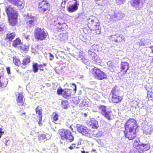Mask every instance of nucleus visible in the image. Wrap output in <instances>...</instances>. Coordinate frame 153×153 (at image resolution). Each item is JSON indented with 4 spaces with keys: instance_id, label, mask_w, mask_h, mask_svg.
<instances>
[{
    "instance_id": "6e6552de",
    "label": "nucleus",
    "mask_w": 153,
    "mask_h": 153,
    "mask_svg": "<svg viewBox=\"0 0 153 153\" xmlns=\"http://www.w3.org/2000/svg\"><path fill=\"white\" fill-rule=\"evenodd\" d=\"M50 5L48 2L43 0L39 3V10L41 13H46L49 11Z\"/></svg>"
},
{
    "instance_id": "bf43d9fd",
    "label": "nucleus",
    "mask_w": 153,
    "mask_h": 153,
    "mask_svg": "<svg viewBox=\"0 0 153 153\" xmlns=\"http://www.w3.org/2000/svg\"><path fill=\"white\" fill-rule=\"evenodd\" d=\"M75 53H76V55H80H80H82V53H81L80 52H79V51L75 52Z\"/></svg>"
},
{
    "instance_id": "f3484780",
    "label": "nucleus",
    "mask_w": 153,
    "mask_h": 153,
    "mask_svg": "<svg viewBox=\"0 0 153 153\" xmlns=\"http://www.w3.org/2000/svg\"><path fill=\"white\" fill-rule=\"evenodd\" d=\"M129 68V63L126 62H122L120 64V69L121 71H123V74L125 75Z\"/></svg>"
},
{
    "instance_id": "f03ea898",
    "label": "nucleus",
    "mask_w": 153,
    "mask_h": 153,
    "mask_svg": "<svg viewBox=\"0 0 153 153\" xmlns=\"http://www.w3.org/2000/svg\"><path fill=\"white\" fill-rule=\"evenodd\" d=\"M5 11L8 16L10 24L12 26L16 25L18 20V14L17 11L10 6L6 7Z\"/></svg>"
},
{
    "instance_id": "ea45409f",
    "label": "nucleus",
    "mask_w": 153,
    "mask_h": 153,
    "mask_svg": "<svg viewBox=\"0 0 153 153\" xmlns=\"http://www.w3.org/2000/svg\"><path fill=\"white\" fill-rule=\"evenodd\" d=\"M6 25L4 24H0V33H2L6 29Z\"/></svg>"
},
{
    "instance_id": "a878e982",
    "label": "nucleus",
    "mask_w": 153,
    "mask_h": 153,
    "mask_svg": "<svg viewBox=\"0 0 153 153\" xmlns=\"http://www.w3.org/2000/svg\"><path fill=\"white\" fill-rule=\"evenodd\" d=\"M91 127L93 128L97 129L98 128L99 125L98 121L95 120H91L89 123Z\"/></svg>"
},
{
    "instance_id": "9b49d317",
    "label": "nucleus",
    "mask_w": 153,
    "mask_h": 153,
    "mask_svg": "<svg viewBox=\"0 0 153 153\" xmlns=\"http://www.w3.org/2000/svg\"><path fill=\"white\" fill-rule=\"evenodd\" d=\"M99 22L97 18L93 16L88 18L87 20V25L89 28H91L94 25L98 24Z\"/></svg>"
},
{
    "instance_id": "f257e3e1",
    "label": "nucleus",
    "mask_w": 153,
    "mask_h": 153,
    "mask_svg": "<svg viewBox=\"0 0 153 153\" xmlns=\"http://www.w3.org/2000/svg\"><path fill=\"white\" fill-rule=\"evenodd\" d=\"M76 128L78 132L82 134L89 137H91L94 135V136L98 137L101 136L103 134L101 131H99L98 133L95 134L92 130L86 127L82 124H77Z\"/></svg>"
},
{
    "instance_id": "423d86ee",
    "label": "nucleus",
    "mask_w": 153,
    "mask_h": 153,
    "mask_svg": "<svg viewBox=\"0 0 153 153\" xmlns=\"http://www.w3.org/2000/svg\"><path fill=\"white\" fill-rule=\"evenodd\" d=\"M47 34V33H46L43 29L38 27L35 29V38L38 40H43L46 38Z\"/></svg>"
},
{
    "instance_id": "c03bdc74",
    "label": "nucleus",
    "mask_w": 153,
    "mask_h": 153,
    "mask_svg": "<svg viewBox=\"0 0 153 153\" xmlns=\"http://www.w3.org/2000/svg\"><path fill=\"white\" fill-rule=\"evenodd\" d=\"M29 49V47L27 46H22L21 47V51L25 52V53H26L28 50Z\"/></svg>"
},
{
    "instance_id": "bb28decb",
    "label": "nucleus",
    "mask_w": 153,
    "mask_h": 153,
    "mask_svg": "<svg viewBox=\"0 0 153 153\" xmlns=\"http://www.w3.org/2000/svg\"><path fill=\"white\" fill-rule=\"evenodd\" d=\"M120 91L118 88L117 87L115 86L113 88L111 91V96L120 95Z\"/></svg>"
},
{
    "instance_id": "a19ab883",
    "label": "nucleus",
    "mask_w": 153,
    "mask_h": 153,
    "mask_svg": "<svg viewBox=\"0 0 153 153\" xmlns=\"http://www.w3.org/2000/svg\"><path fill=\"white\" fill-rule=\"evenodd\" d=\"M59 36L61 41H64L67 39V36L65 33L60 34Z\"/></svg>"
},
{
    "instance_id": "39448f33",
    "label": "nucleus",
    "mask_w": 153,
    "mask_h": 153,
    "mask_svg": "<svg viewBox=\"0 0 153 153\" xmlns=\"http://www.w3.org/2000/svg\"><path fill=\"white\" fill-rule=\"evenodd\" d=\"M79 5L77 0H70L67 3V9L70 13L74 12L78 10Z\"/></svg>"
},
{
    "instance_id": "e2e57ef3",
    "label": "nucleus",
    "mask_w": 153,
    "mask_h": 153,
    "mask_svg": "<svg viewBox=\"0 0 153 153\" xmlns=\"http://www.w3.org/2000/svg\"><path fill=\"white\" fill-rule=\"evenodd\" d=\"M152 51V52L153 53V46H152L150 47Z\"/></svg>"
},
{
    "instance_id": "72a5a7b5",
    "label": "nucleus",
    "mask_w": 153,
    "mask_h": 153,
    "mask_svg": "<svg viewBox=\"0 0 153 153\" xmlns=\"http://www.w3.org/2000/svg\"><path fill=\"white\" fill-rule=\"evenodd\" d=\"M30 57H25L23 59L22 64L24 65H26L30 62Z\"/></svg>"
},
{
    "instance_id": "7ed1b4c3",
    "label": "nucleus",
    "mask_w": 153,
    "mask_h": 153,
    "mask_svg": "<svg viewBox=\"0 0 153 153\" xmlns=\"http://www.w3.org/2000/svg\"><path fill=\"white\" fill-rule=\"evenodd\" d=\"M59 133L60 137L62 140H65L68 142H71L74 140V138L69 130L61 129L59 130Z\"/></svg>"
},
{
    "instance_id": "603ef678",
    "label": "nucleus",
    "mask_w": 153,
    "mask_h": 153,
    "mask_svg": "<svg viewBox=\"0 0 153 153\" xmlns=\"http://www.w3.org/2000/svg\"><path fill=\"white\" fill-rule=\"evenodd\" d=\"M66 25H60L58 27V29L60 31H62L64 30V27H65Z\"/></svg>"
},
{
    "instance_id": "79ce46f5",
    "label": "nucleus",
    "mask_w": 153,
    "mask_h": 153,
    "mask_svg": "<svg viewBox=\"0 0 153 153\" xmlns=\"http://www.w3.org/2000/svg\"><path fill=\"white\" fill-rule=\"evenodd\" d=\"M79 57H82L81 58V59L80 60H78L82 61V62L85 64H86L87 63L88 60V59H85L82 55H80Z\"/></svg>"
},
{
    "instance_id": "de8ad7c7",
    "label": "nucleus",
    "mask_w": 153,
    "mask_h": 153,
    "mask_svg": "<svg viewBox=\"0 0 153 153\" xmlns=\"http://www.w3.org/2000/svg\"><path fill=\"white\" fill-rule=\"evenodd\" d=\"M70 85H71V88L73 89L74 92H76V85L74 83H72V84L70 83Z\"/></svg>"
},
{
    "instance_id": "1a4fd4ad",
    "label": "nucleus",
    "mask_w": 153,
    "mask_h": 153,
    "mask_svg": "<svg viewBox=\"0 0 153 153\" xmlns=\"http://www.w3.org/2000/svg\"><path fill=\"white\" fill-rule=\"evenodd\" d=\"M92 72L94 74L95 78L98 79L102 80L107 77L106 74L97 68L94 67L93 69Z\"/></svg>"
},
{
    "instance_id": "4468645a",
    "label": "nucleus",
    "mask_w": 153,
    "mask_h": 153,
    "mask_svg": "<svg viewBox=\"0 0 153 153\" xmlns=\"http://www.w3.org/2000/svg\"><path fill=\"white\" fill-rule=\"evenodd\" d=\"M9 2L17 6L20 9H22L24 6V0H7Z\"/></svg>"
},
{
    "instance_id": "393cba45",
    "label": "nucleus",
    "mask_w": 153,
    "mask_h": 153,
    "mask_svg": "<svg viewBox=\"0 0 153 153\" xmlns=\"http://www.w3.org/2000/svg\"><path fill=\"white\" fill-rule=\"evenodd\" d=\"M36 113L38 114L37 117L39 118V120L40 121L42 120V109L41 107L39 106L37 107L36 109Z\"/></svg>"
},
{
    "instance_id": "f704fd0d",
    "label": "nucleus",
    "mask_w": 153,
    "mask_h": 153,
    "mask_svg": "<svg viewBox=\"0 0 153 153\" xmlns=\"http://www.w3.org/2000/svg\"><path fill=\"white\" fill-rule=\"evenodd\" d=\"M33 70L34 73L37 72L39 70V65L37 63H34L32 65Z\"/></svg>"
},
{
    "instance_id": "a18cd8bd",
    "label": "nucleus",
    "mask_w": 153,
    "mask_h": 153,
    "mask_svg": "<svg viewBox=\"0 0 153 153\" xmlns=\"http://www.w3.org/2000/svg\"><path fill=\"white\" fill-rule=\"evenodd\" d=\"M76 53H71V55L72 56H73L74 57L76 58L78 60L81 59V57H80V55H79L78 56L77 55H76Z\"/></svg>"
},
{
    "instance_id": "6ab92c4d",
    "label": "nucleus",
    "mask_w": 153,
    "mask_h": 153,
    "mask_svg": "<svg viewBox=\"0 0 153 153\" xmlns=\"http://www.w3.org/2000/svg\"><path fill=\"white\" fill-rule=\"evenodd\" d=\"M16 95H18L17 99L18 104L19 106H22L24 104L23 100H24L23 93L22 92L17 93Z\"/></svg>"
},
{
    "instance_id": "49530a36",
    "label": "nucleus",
    "mask_w": 153,
    "mask_h": 153,
    "mask_svg": "<svg viewBox=\"0 0 153 153\" xmlns=\"http://www.w3.org/2000/svg\"><path fill=\"white\" fill-rule=\"evenodd\" d=\"M116 3L118 5H121L125 3V0H115Z\"/></svg>"
},
{
    "instance_id": "58836bf2",
    "label": "nucleus",
    "mask_w": 153,
    "mask_h": 153,
    "mask_svg": "<svg viewBox=\"0 0 153 153\" xmlns=\"http://www.w3.org/2000/svg\"><path fill=\"white\" fill-rule=\"evenodd\" d=\"M21 41L18 38L14 40L13 43V46L14 47H16L18 45L20 44Z\"/></svg>"
},
{
    "instance_id": "4c0bfd02",
    "label": "nucleus",
    "mask_w": 153,
    "mask_h": 153,
    "mask_svg": "<svg viewBox=\"0 0 153 153\" xmlns=\"http://www.w3.org/2000/svg\"><path fill=\"white\" fill-rule=\"evenodd\" d=\"M106 0H97L96 3L100 6H103L105 3Z\"/></svg>"
},
{
    "instance_id": "5fc2aeb1",
    "label": "nucleus",
    "mask_w": 153,
    "mask_h": 153,
    "mask_svg": "<svg viewBox=\"0 0 153 153\" xmlns=\"http://www.w3.org/2000/svg\"><path fill=\"white\" fill-rule=\"evenodd\" d=\"M49 54L50 56L49 59L50 60H52L54 58V56L53 55H52L51 53H49Z\"/></svg>"
},
{
    "instance_id": "4d7b16f0",
    "label": "nucleus",
    "mask_w": 153,
    "mask_h": 153,
    "mask_svg": "<svg viewBox=\"0 0 153 153\" xmlns=\"http://www.w3.org/2000/svg\"><path fill=\"white\" fill-rule=\"evenodd\" d=\"M6 70H7V73L8 74H10V67H7L6 68Z\"/></svg>"
},
{
    "instance_id": "a211bd4d",
    "label": "nucleus",
    "mask_w": 153,
    "mask_h": 153,
    "mask_svg": "<svg viewBox=\"0 0 153 153\" xmlns=\"http://www.w3.org/2000/svg\"><path fill=\"white\" fill-rule=\"evenodd\" d=\"M111 38V40L113 41H114L116 42L119 43L123 42V41L125 42L124 40V38L122 37L121 35H114L111 36H110Z\"/></svg>"
},
{
    "instance_id": "0e129e2a",
    "label": "nucleus",
    "mask_w": 153,
    "mask_h": 153,
    "mask_svg": "<svg viewBox=\"0 0 153 153\" xmlns=\"http://www.w3.org/2000/svg\"><path fill=\"white\" fill-rule=\"evenodd\" d=\"M82 153H88V152H85V151H81Z\"/></svg>"
},
{
    "instance_id": "2eb2a0df",
    "label": "nucleus",
    "mask_w": 153,
    "mask_h": 153,
    "mask_svg": "<svg viewBox=\"0 0 153 153\" xmlns=\"http://www.w3.org/2000/svg\"><path fill=\"white\" fill-rule=\"evenodd\" d=\"M51 22L50 23H49V24H53L55 22H57L58 24L60 25H66L65 23V21L64 19L63 18L61 17H58L57 18H53L52 19H50Z\"/></svg>"
},
{
    "instance_id": "37998d69",
    "label": "nucleus",
    "mask_w": 153,
    "mask_h": 153,
    "mask_svg": "<svg viewBox=\"0 0 153 153\" xmlns=\"http://www.w3.org/2000/svg\"><path fill=\"white\" fill-rule=\"evenodd\" d=\"M83 16L82 14H80L78 16H76L75 17V19H76L75 21L76 22H78L79 21H78L77 19H79V21H82L84 19L83 18Z\"/></svg>"
},
{
    "instance_id": "f8f14e48",
    "label": "nucleus",
    "mask_w": 153,
    "mask_h": 153,
    "mask_svg": "<svg viewBox=\"0 0 153 153\" xmlns=\"http://www.w3.org/2000/svg\"><path fill=\"white\" fill-rule=\"evenodd\" d=\"M124 133L125 137L129 140H132L136 137V131H124Z\"/></svg>"
},
{
    "instance_id": "3c124183",
    "label": "nucleus",
    "mask_w": 153,
    "mask_h": 153,
    "mask_svg": "<svg viewBox=\"0 0 153 153\" xmlns=\"http://www.w3.org/2000/svg\"><path fill=\"white\" fill-rule=\"evenodd\" d=\"M148 6L153 7V0H150L147 4Z\"/></svg>"
},
{
    "instance_id": "052dcab7",
    "label": "nucleus",
    "mask_w": 153,
    "mask_h": 153,
    "mask_svg": "<svg viewBox=\"0 0 153 153\" xmlns=\"http://www.w3.org/2000/svg\"><path fill=\"white\" fill-rule=\"evenodd\" d=\"M91 153H97L96 150L94 149H92Z\"/></svg>"
},
{
    "instance_id": "6e6d98bb",
    "label": "nucleus",
    "mask_w": 153,
    "mask_h": 153,
    "mask_svg": "<svg viewBox=\"0 0 153 153\" xmlns=\"http://www.w3.org/2000/svg\"><path fill=\"white\" fill-rule=\"evenodd\" d=\"M75 144H72L69 147V148L70 149H72L73 148L75 147Z\"/></svg>"
},
{
    "instance_id": "13d9d810",
    "label": "nucleus",
    "mask_w": 153,
    "mask_h": 153,
    "mask_svg": "<svg viewBox=\"0 0 153 153\" xmlns=\"http://www.w3.org/2000/svg\"><path fill=\"white\" fill-rule=\"evenodd\" d=\"M2 128H0V138H1L2 135L4 134V131H2Z\"/></svg>"
},
{
    "instance_id": "09e8293b",
    "label": "nucleus",
    "mask_w": 153,
    "mask_h": 153,
    "mask_svg": "<svg viewBox=\"0 0 153 153\" xmlns=\"http://www.w3.org/2000/svg\"><path fill=\"white\" fill-rule=\"evenodd\" d=\"M63 91L64 89L62 88L58 89L57 91V94L58 95H62V93H63Z\"/></svg>"
},
{
    "instance_id": "ddd939ff",
    "label": "nucleus",
    "mask_w": 153,
    "mask_h": 153,
    "mask_svg": "<svg viewBox=\"0 0 153 153\" xmlns=\"http://www.w3.org/2000/svg\"><path fill=\"white\" fill-rule=\"evenodd\" d=\"M143 3L142 0H131V5L137 10H139L142 8Z\"/></svg>"
},
{
    "instance_id": "680f3d73",
    "label": "nucleus",
    "mask_w": 153,
    "mask_h": 153,
    "mask_svg": "<svg viewBox=\"0 0 153 153\" xmlns=\"http://www.w3.org/2000/svg\"><path fill=\"white\" fill-rule=\"evenodd\" d=\"M39 67L42 68L44 67L43 66V65L41 64L39 65Z\"/></svg>"
},
{
    "instance_id": "7c9ffc66",
    "label": "nucleus",
    "mask_w": 153,
    "mask_h": 153,
    "mask_svg": "<svg viewBox=\"0 0 153 153\" xmlns=\"http://www.w3.org/2000/svg\"><path fill=\"white\" fill-rule=\"evenodd\" d=\"M92 60L94 63L98 65H100L102 62L101 60L99 58L98 56L97 55Z\"/></svg>"
},
{
    "instance_id": "b1692460",
    "label": "nucleus",
    "mask_w": 153,
    "mask_h": 153,
    "mask_svg": "<svg viewBox=\"0 0 153 153\" xmlns=\"http://www.w3.org/2000/svg\"><path fill=\"white\" fill-rule=\"evenodd\" d=\"M122 99V97L120 95L112 96V101L114 103H117L120 102Z\"/></svg>"
},
{
    "instance_id": "4be33fe9",
    "label": "nucleus",
    "mask_w": 153,
    "mask_h": 153,
    "mask_svg": "<svg viewBox=\"0 0 153 153\" xmlns=\"http://www.w3.org/2000/svg\"><path fill=\"white\" fill-rule=\"evenodd\" d=\"M72 89H64L62 95L63 97L68 99L71 95Z\"/></svg>"
},
{
    "instance_id": "e433bc0d",
    "label": "nucleus",
    "mask_w": 153,
    "mask_h": 153,
    "mask_svg": "<svg viewBox=\"0 0 153 153\" xmlns=\"http://www.w3.org/2000/svg\"><path fill=\"white\" fill-rule=\"evenodd\" d=\"M68 105V102L67 101H62L61 102L62 107V108L67 109Z\"/></svg>"
},
{
    "instance_id": "5701e85b",
    "label": "nucleus",
    "mask_w": 153,
    "mask_h": 153,
    "mask_svg": "<svg viewBox=\"0 0 153 153\" xmlns=\"http://www.w3.org/2000/svg\"><path fill=\"white\" fill-rule=\"evenodd\" d=\"M8 80L7 78L0 76V87H5L7 85Z\"/></svg>"
},
{
    "instance_id": "dca6fc26",
    "label": "nucleus",
    "mask_w": 153,
    "mask_h": 153,
    "mask_svg": "<svg viewBox=\"0 0 153 153\" xmlns=\"http://www.w3.org/2000/svg\"><path fill=\"white\" fill-rule=\"evenodd\" d=\"M28 20L27 22V23L30 26L35 25L37 23V19L36 17L32 16H29L28 14L27 13V16Z\"/></svg>"
},
{
    "instance_id": "9d476101",
    "label": "nucleus",
    "mask_w": 153,
    "mask_h": 153,
    "mask_svg": "<svg viewBox=\"0 0 153 153\" xmlns=\"http://www.w3.org/2000/svg\"><path fill=\"white\" fill-rule=\"evenodd\" d=\"M98 108L101 111V114L105 118L108 120L111 119L110 117L112 113L111 110H108L106 106L102 105H99Z\"/></svg>"
},
{
    "instance_id": "c756f323",
    "label": "nucleus",
    "mask_w": 153,
    "mask_h": 153,
    "mask_svg": "<svg viewBox=\"0 0 153 153\" xmlns=\"http://www.w3.org/2000/svg\"><path fill=\"white\" fill-rule=\"evenodd\" d=\"M88 54L90 58L92 60L93 58L96 57L97 55V53L95 51L89 49L88 51Z\"/></svg>"
},
{
    "instance_id": "aec40b11",
    "label": "nucleus",
    "mask_w": 153,
    "mask_h": 153,
    "mask_svg": "<svg viewBox=\"0 0 153 153\" xmlns=\"http://www.w3.org/2000/svg\"><path fill=\"white\" fill-rule=\"evenodd\" d=\"M16 34L14 32L9 31L7 34L6 37L4 39L7 41H11L15 36Z\"/></svg>"
},
{
    "instance_id": "c85d7f7f",
    "label": "nucleus",
    "mask_w": 153,
    "mask_h": 153,
    "mask_svg": "<svg viewBox=\"0 0 153 153\" xmlns=\"http://www.w3.org/2000/svg\"><path fill=\"white\" fill-rule=\"evenodd\" d=\"M115 18H118L119 19H121L125 16V15L122 13L121 12L119 11L118 13H115L114 15Z\"/></svg>"
},
{
    "instance_id": "412c9836",
    "label": "nucleus",
    "mask_w": 153,
    "mask_h": 153,
    "mask_svg": "<svg viewBox=\"0 0 153 153\" xmlns=\"http://www.w3.org/2000/svg\"><path fill=\"white\" fill-rule=\"evenodd\" d=\"M92 28L93 31L96 34H99L101 33V27L100 22L98 23V24L94 25Z\"/></svg>"
},
{
    "instance_id": "0eeeda50",
    "label": "nucleus",
    "mask_w": 153,
    "mask_h": 153,
    "mask_svg": "<svg viewBox=\"0 0 153 153\" xmlns=\"http://www.w3.org/2000/svg\"><path fill=\"white\" fill-rule=\"evenodd\" d=\"M139 139L135 140L134 142V146L135 147L138 148L140 150L142 151L143 153L144 151H146L150 149V145L149 143H143L140 142L139 143Z\"/></svg>"
},
{
    "instance_id": "20e7f679",
    "label": "nucleus",
    "mask_w": 153,
    "mask_h": 153,
    "mask_svg": "<svg viewBox=\"0 0 153 153\" xmlns=\"http://www.w3.org/2000/svg\"><path fill=\"white\" fill-rule=\"evenodd\" d=\"M125 130L126 131H136L137 128V122L133 119H129L125 124Z\"/></svg>"
},
{
    "instance_id": "69168bd1",
    "label": "nucleus",
    "mask_w": 153,
    "mask_h": 153,
    "mask_svg": "<svg viewBox=\"0 0 153 153\" xmlns=\"http://www.w3.org/2000/svg\"><path fill=\"white\" fill-rule=\"evenodd\" d=\"M134 103H135L137 105V106H138V107H139V106H138V104L137 103V101H134Z\"/></svg>"
},
{
    "instance_id": "774afa93",
    "label": "nucleus",
    "mask_w": 153,
    "mask_h": 153,
    "mask_svg": "<svg viewBox=\"0 0 153 153\" xmlns=\"http://www.w3.org/2000/svg\"><path fill=\"white\" fill-rule=\"evenodd\" d=\"M84 115L85 117H86L87 115V114L86 113H84Z\"/></svg>"
},
{
    "instance_id": "338daca9",
    "label": "nucleus",
    "mask_w": 153,
    "mask_h": 153,
    "mask_svg": "<svg viewBox=\"0 0 153 153\" xmlns=\"http://www.w3.org/2000/svg\"><path fill=\"white\" fill-rule=\"evenodd\" d=\"M140 45H142V46H143V45L144 46L145 45V44L143 43H140Z\"/></svg>"
},
{
    "instance_id": "2f4dec72",
    "label": "nucleus",
    "mask_w": 153,
    "mask_h": 153,
    "mask_svg": "<svg viewBox=\"0 0 153 153\" xmlns=\"http://www.w3.org/2000/svg\"><path fill=\"white\" fill-rule=\"evenodd\" d=\"M90 49L95 52H97L99 51V46L97 45L94 44L91 46Z\"/></svg>"
},
{
    "instance_id": "473e14b6",
    "label": "nucleus",
    "mask_w": 153,
    "mask_h": 153,
    "mask_svg": "<svg viewBox=\"0 0 153 153\" xmlns=\"http://www.w3.org/2000/svg\"><path fill=\"white\" fill-rule=\"evenodd\" d=\"M52 116V120L53 122H56L58 120V115L56 113L53 112Z\"/></svg>"
},
{
    "instance_id": "cd10ccee",
    "label": "nucleus",
    "mask_w": 153,
    "mask_h": 153,
    "mask_svg": "<svg viewBox=\"0 0 153 153\" xmlns=\"http://www.w3.org/2000/svg\"><path fill=\"white\" fill-rule=\"evenodd\" d=\"M133 148L131 150L130 153H143L142 151H141L138 148L135 147L134 146V143L133 144Z\"/></svg>"
},
{
    "instance_id": "c9c22d12",
    "label": "nucleus",
    "mask_w": 153,
    "mask_h": 153,
    "mask_svg": "<svg viewBox=\"0 0 153 153\" xmlns=\"http://www.w3.org/2000/svg\"><path fill=\"white\" fill-rule=\"evenodd\" d=\"M38 137L39 140L41 141H45L47 140L45 134H44L39 135Z\"/></svg>"
},
{
    "instance_id": "8fccbe9b",
    "label": "nucleus",
    "mask_w": 153,
    "mask_h": 153,
    "mask_svg": "<svg viewBox=\"0 0 153 153\" xmlns=\"http://www.w3.org/2000/svg\"><path fill=\"white\" fill-rule=\"evenodd\" d=\"M13 61L14 63H15V65H18L19 62V59H14V58H13Z\"/></svg>"
},
{
    "instance_id": "864d4df0",
    "label": "nucleus",
    "mask_w": 153,
    "mask_h": 153,
    "mask_svg": "<svg viewBox=\"0 0 153 153\" xmlns=\"http://www.w3.org/2000/svg\"><path fill=\"white\" fill-rule=\"evenodd\" d=\"M66 1L65 0H62L61 3V6L62 7L64 8Z\"/></svg>"
}]
</instances>
